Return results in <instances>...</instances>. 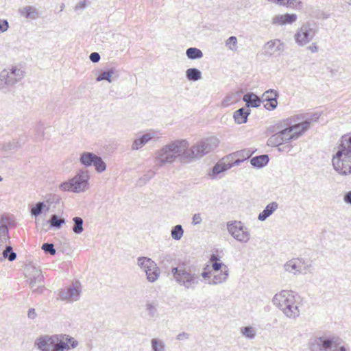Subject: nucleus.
<instances>
[{
	"label": "nucleus",
	"mask_w": 351,
	"mask_h": 351,
	"mask_svg": "<svg viewBox=\"0 0 351 351\" xmlns=\"http://www.w3.org/2000/svg\"><path fill=\"white\" fill-rule=\"evenodd\" d=\"M278 97V93L274 90L269 89L265 91L262 96V102H266L264 107L269 110H274L278 105L277 99Z\"/></svg>",
	"instance_id": "f3484780"
},
{
	"label": "nucleus",
	"mask_w": 351,
	"mask_h": 351,
	"mask_svg": "<svg viewBox=\"0 0 351 351\" xmlns=\"http://www.w3.org/2000/svg\"><path fill=\"white\" fill-rule=\"evenodd\" d=\"M288 0H274L271 3H276L280 5H288Z\"/></svg>",
	"instance_id": "0e129e2a"
},
{
	"label": "nucleus",
	"mask_w": 351,
	"mask_h": 351,
	"mask_svg": "<svg viewBox=\"0 0 351 351\" xmlns=\"http://www.w3.org/2000/svg\"><path fill=\"white\" fill-rule=\"evenodd\" d=\"M264 49L267 55L272 56L276 53H280L284 50V44L280 40L275 39L267 42Z\"/></svg>",
	"instance_id": "a211bd4d"
},
{
	"label": "nucleus",
	"mask_w": 351,
	"mask_h": 351,
	"mask_svg": "<svg viewBox=\"0 0 351 351\" xmlns=\"http://www.w3.org/2000/svg\"><path fill=\"white\" fill-rule=\"evenodd\" d=\"M186 55L188 58L191 60H197L203 57L202 51L195 47H190L187 49L186 51Z\"/></svg>",
	"instance_id": "473e14b6"
},
{
	"label": "nucleus",
	"mask_w": 351,
	"mask_h": 351,
	"mask_svg": "<svg viewBox=\"0 0 351 351\" xmlns=\"http://www.w3.org/2000/svg\"><path fill=\"white\" fill-rule=\"evenodd\" d=\"M250 113V110L248 108H241L234 112L233 117L237 123L242 124L247 122Z\"/></svg>",
	"instance_id": "393cba45"
},
{
	"label": "nucleus",
	"mask_w": 351,
	"mask_h": 351,
	"mask_svg": "<svg viewBox=\"0 0 351 351\" xmlns=\"http://www.w3.org/2000/svg\"><path fill=\"white\" fill-rule=\"evenodd\" d=\"M276 128L278 131L274 130L273 132H276V133L271 135L267 140V145L269 146L278 147L284 143L283 133L280 132V126L278 125Z\"/></svg>",
	"instance_id": "5701e85b"
},
{
	"label": "nucleus",
	"mask_w": 351,
	"mask_h": 351,
	"mask_svg": "<svg viewBox=\"0 0 351 351\" xmlns=\"http://www.w3.org/2000/svg\"><path fill=\"white\" fill-rule=\"evenodd\" d=\"M183 233L184 230L182 226L180 224L175 226L171 230V237L174 240H180L182 237Z\"/></svg>",
	"instance_id": "4c0bfd02"
},
{
	"label": "nucleus",
	"mask_w": 351,
	"mask_h": 351,
	"mask_svg": "<svg viewBox=\"0 0 351 351\" xmlns=\"http://www.w3.org/2000/svg\"><path fill=\"white\" fill-rule=\"evenodd\" d=\"M153 351H165V344L162 341L152 339L151 341Z\"/></svg>",
	"instance_id": "a19ab883"
},
{
	"label": "nucleus",
	"mask_w": 351,
	"mask_h": 351,
	"mask_svg": "<svg viewBox=\"0 0 351 351\" xmlns=\"http://www.w3.org/2000/svg\"><path fill=\"white\" fill-rule=\"evenodd\" d=\"M56 336V343L52 345V351H69L70 346L67 344V342H66L63 338L60 337V335Z\"/></svg>",
	"instance_id": "7c9ffc66"
},
{
	"label": "nucleus",
	"mask_w": 351,
	"mask_h": 351,
	"mask_svg": "<svg viewBox=\"0 0 351 351\" xmlns=\"http://www.w3.org/2000/svg\"><path fill=\"white\" fill-rule=\"evenodd\" d=\"M297 20L295 14H278L272 18V24L278 25H283L286 24H292Z\"/></svg>",
	"instance_id": "6ab92c4d"
},
{
	"label": "nucleus",
	"mask_w": 351,
	"mask_h": 351,
	"mask_svg": "<svg viewBox=\"0 0 351 351\" xmlns=\"http://www.w3.org/2000/svg\"><path fill=\"white\" fill-rule=\"evenodd\" d=\"M41 248L46 254L55 255L56 253V250L54 248V245L53 243H45L42 245Z\"/></svg>",
	"instance_id": "a18cd8bd"
},
{
	"label": "nucleus",
	"mask_w": 351,
	"mask_h": 351,
	"mask_svg": "<svg viewBox=\"0 0 351 351\" xmlns=\"http://www.w3.org/2000/svg\"><path fill=\"white\" fill-rule=\"evenodd\" d=\"M9 230L6 225H1L0 226V237H9Z\"/></svg>",
	"instance_id": "5fc2aeb1"
},
{
	"label": "nucleus",
	"mask_w": 351,
	"mask_h": 351,
	"mask_svg": "<svg viewBox=\"0 0 351 351\" xmlns=\"http://www.w3.org/2000/svg\"><path fill=\"white\" fill-rule=\"evenodd\" d=\"M114 73V69L110 68L107 71L101 72L96 78L97 82H100L102 80H106L109 83L112 82V76Z\"/></svg>",
	"instance_id": "f704fd0d"
},
{
	"label": "nucleus",
	"mask_w": 351,
	"mask_h": 351,
	"mask_svg": "<svg viewBox=\"0 0 351 351\" xmlns=\"http://www.w3.org/2000/svg\"><path fill=\"white\" fill-rule=\"evenodd\" d=\"M317 25L315 23L307 22L304 23L294 36L296 43L303 46L310 43L317 33Z\"/></svg>",
	"instance_id": "1a4fd4ad"
},
{
	"label": "nucleus",
	"mask_w": 351,
	"mask_h": 351,
	"mask_svg": "<svg viewBox=\"0 0 351 351\" xmlns=\"http://www.w3.org/2000/svg\"><path fill=\"white\" fill-rule=\"evenodd\" d=\"M234 101V96L233 95H228L226 96L223 101H222V105L224 107H228L231 104H232L233 102Z\"/></svg>",
	"instance_id": "8fccbe9b"
},
{
	"label": "nucleus",
	"mask_w": 351,
	"mask_h": 351,
	"mask_svg": "<svg viewBox=\"0 0 351 351\" xmlns=\"http://www.w3.org/2000/svg\"><path fill=\"white\" fill-rule=\"evenodd\" d=\"M237 45V38L236 36H232L226 41V46L230 50H236Z\"/></svg>",
	"instance_id": "c03bdc74"
},
{
	"label": "nucleus",
	"mask_w": 351,
	"mask_h": 351,
	"mask_svg": "<svg viewBox=\"0 0 351 351\" xmlns=\"http://www.w3.org/2000/svg\"><path fill=\"white\" fill-rule=\"evenodd\" d=\"M56 336L42 335L38 337L34 345L40 351H52V345L56 343Z\"/></svg>",
	"instance_id": "dca6fc26"
},
{
	"label": "nucleus",
	"mask_w": 351,
	"mask_h": 351,
	"mask_svg": "<svg viewBox=\"0 0 351 351\" xmlns=\"http://www.w3.org/2000/svg\"><path fill=\"white\" fill-rule=\"evenodd\" d=\"M138 265L143 269L146 274L147 279L150 282L156 281L160 276L159 268L156 263L147 257L138 258Z\"/></svg>",
	"instance_id": "ddd939ff"
},
{
	"label": "nucleus",
	"mask_w": 351,
	"mask_h": 351,
	"mask_svg": "<svg viewBox=\"0 0 351 351\" xmlns=\"http://www.w3.org/2000/svg\"><path fill=\"white\" fill-rule=\"evenodd\" d=\"M172 259L171 255L167 253H162L159 256V263L164 266L169 263Z\"/></svg>",
	"instance_id": "49530a36"
},
{
	"label": "nucleus",
	"mask_w": 351,
	"mask_h": 351,
	"mask_svg": "<svg viewBox=\"0 0 351 351\" xmlns=\"http://www.w3.org/2000/svg\"><path fill=\"white\" fill-rule=\"evenodd\" d=\"M171 274L174 280L186 289L194 290L200 282L199 273L184 265L171 268Z\"/></svg>",
	"instance_id": "20e7f679"
},
{
	"label": "nucleus",
	"mask_w": 351,
	"mask_h": 351,
	"mask_svg": "<svg viewBox=\"0 0 351 351\" xmlns=\"http://www.w3.org/2000/svg\"><path fill=\"white\" fill-rule=\"evenodd\" d=\"M192 219H193V223L194 225L199 224V223H201V222L202 221L201 215L199 213H196V214L193 215Z\"/></svg>",
	"instance_id": "13d9d810"
},
{
	"label": "nucleus",
	"mask_w": 351,
	"mask_h": 351,
	"mask_svg": "<svg viewBox=\"0 0 351 351\" xmlns=\"http://www.w3.org/2000/svg\"><path fill=\"white\" fill-rule=\"evenodd\" d=\"M36 316H37V314L35 311V309L33 308H29L27 312L28 318L34 319L36 317Z\"/></svg>",
	"instance_id": "680f3d73"
},
{
	"label": "nucleus",
	"mask_w": 351,
	"mask_h": 351,
	"mask_svg": "<svg viewBox=\"0 0 351 351\" xmlns=\"http://www.w3.org/2000/svg\"><path fill=\"white\" fill-rule=\"evenodd\" d=\"M24 77V73L17 66L3 69L0 73V89L11 86L20 82Z\"/></svg>",
	"instance_id": "9d476101"
},
{
	"label": "nucleus",
	"mask_w": 351,
	"mask_h": 351,
	"mask_svg": "<svg viewBox=\"0 0 351 351\" xmlns=\"http://www.w3.org/2000/svg\"><path fill=\"white\" fill-rule=\"evenodd\" d=\"M227 165L231 166V168L234 166L239 165L244 160H241V158L236 157L234 159H229Z\"/></svg>",
	"instance_id": "603ef678"
},
{
	"label": "nucleus",
	"mask_w": 351,
	"mask_h": 351,
	"mask_svg": "<svg viewBox=\"0 0 351 351\" xmlns=\"http://www.w3.org/2000/svg\"><path fill=\"white\" fill-rule=\"evenodd\" d=\"M186 77L189 81L196 82L202 78V73L196 68H190L186 71Z\"/></svg>",
	"instance_id": "2f4dec72"
},
{
	"label": "nucleus",
	"mask_w": 351,
	"mask_h": 351,
	"mask_svg": "<svg viewBox=\"0 0 351 351\" xmlns=\"http://www.w3.org/2000/svg\"><path fill=\"white\" fill-rule=\"evenodd\" d=\"M2 256L4 259H8L9 261H13L16 258V254L13 252L12 247L10 245L5 246L2 252Z\"/></svg>",
	"instance_id": "c9c22d12"
},
{
	"label": "nucleus",
	"mask_w": 351,
	"mask_h": 351,
	"mask_svg": "<svg viewBox=\"0 0 351 351\" xmlns=\"http://www.w3.org/2000/svg\"><path fill=\"white\" fill-rule=\"evenodd\" d=\"M26 277L28 278L29 285L34 291H40L44 288V277L41 270L34 265H28L26 267Z\"/></svg>",
	"instance_id": "4468645a"
},
{
	"label": "nucleus",
	"mask_w": 351,
	"mask_h": 351,
	"mask_svg": "<svg viewBox=\"0 0 351 351\" xmlns=\"http://www.w3.org/2000/svg\"><path fill=\"white\" fill-rule=\"evenodd\" d=\"M199 275L200 277L202 276L205 280L210 278V273L208 271H203L202 274H199Z\"/></svg>",
	"instance_id": "774afa93"
},
{
	"label": "nucleus",
	"mask_w": 351,
	"mask_h": 351,
	"mask_svg": "<svg viewBox=\"0 0 351 351\" xmlns=\"http://www.w3.org/2000/svg\"><path fill=\"white\" fill-rule=\"evenodd\" d=\"M219 139L215 136H210L197 141L191 147H187L184 158H187L189 163L202 158L204 156L216 149L219 145Z\"/></svg>",
	"instance_id": "39448f33"
},
{
	"label": "nucleus",
	"mask_w": 351,
	"mask_h": 351,
	"mask_svg": "<svg viewBox=\"0 0 351 351\" xmlns=\"http://www.w3.org/2000/svg\"><path fill=\"white\" fill-rule=\"evenodd\" d=\"M278 204L276 202H273L264 208V210L259 213L258 219L261 221H265L270 215H271L278 208Z\"/></svg>",
	"instance_id": "b1692460"
},
{
	"label": "nucleus",
	"mask_w": 351,
	"mask_h": 351,
	"mask_svg": "<svg viewBox=\"0 0 351 351\" xmlns=\"http://www.w3.org/2000/svg\"><path fill=\"white\" fill-rule=\"evenodd\" d=\"M189 147V142L184 139L176 140L165 145L161 149L156 152V161L162 167L166 164L173 163L177 158L183 163H189L184 155Z\"/></svg>",
	"instance_id": "f257e3e1"
},
{
	"label": "nucleus",
	"mask_w": 351,
	"mask_h": 351,
	"mask_svg": "<svg viewBox=\"0 0 351 351\" xmlns=\"http://www.w3.org/2000/svg\"><path fill=\"white\" fill-rule=\"evenodd\" d=\"M21 145L19 141H16L15 139L12 140V141L7 142L3 144V149L5 151H10L14 149H19L21 148Z\"/></svg>",
	"instance_id": "ea45409f"
},
{
	"label": "nucleus",
	"mask_w": 351,
	"mask_h": 351,
	"mask_svg": "<svg viewBox=\"0 0 351 351\" xmlns=\"http://www.w3.org/2000/svg\"><path fill=\"white\" fill-rule=\"evenodd\" d=\"M343 201L346 204L351 206V191H349L344 194Z\"/></svg>",
	"instance_id": "bf43d9fd"
},
{
	"label": "nucleus",
	"mask_w": 351,
	"mask_h": 351,
	"mask_svg": "<svg viewBox=\"0 0 351 351\" xmlns=\"http://www.w3.org/2000/svg\"><path fill=\"white\" fill-rule=\"evenodd\" d=\"M146 310L148 312V315L149 316V317L153 318L156 316L157 310H156V306L153 304H152V303L147 304H146Z\"/></svg>",
	"instance_id": "09e8293b"
},
{
	"label": "nucleus",
	"mask_w": 351,
	"mask_h": 351,
	"mask_svg": "<svg viewBox=\"0 0 351 351\" xmlns=\"http://www.w3.org/2000/svg\"><path fill=\"white\" fill-rule=\"evenodd\" d=\"M219 260V258L218 255H217V254H212L210 258V261L212 263L217 262Z\"/></svg>",
	"instance_id": "338daca9"
},
{
	"label": "nucleus",
	"mask_w": 351,
	"mask_h": 351,
	"mask_svg": "<svg viewBox=\"0 0 351 351\" xmlns=\"http://www.w3.org/2000/svg\"><path fill=\"white\" fill-rule=\"evenodd\" d=\"M100 55L97 52H93L89 56L90 60L93 63H97L100 60Z\"/></svg>",
	"instance_id": "864d4df0"
},
{
	"label": "nucleus",
	"mask_w": 351,
	"mask_h": 351,
	"mask_svg": "<svg viewBox=\"0 0 351 351\" xmlns=\"http://www.w3.org/2000/svg\"><path fill=\"white\" fill-rule=\"evenodd\" d=\"M284 267H285V269L287 271H289V272H293L294 274H295V271H298V270L297 269H298V265H296V263H295L294 261H288L284 265Z\"/></svg>",
	"instance_id": "de8ad7c7"
},
{
	"label": "nucleus",
	"mask_w": 351,
	"mask_h": 351,
	"mask_svg": "<svg viewBox=\"0 0 351 351\" xmlns=\"http://www.w3.org/2000/svg\"><path fill=\"white\" fill-rule=\"evenodd\" d=\"M312 351H349L348 348L341 345L335 337H322L315 340Z\"/></svg>",
	"instance_id": "0eeeda50"
},
{
	"label": "nucleus",
	"mask_w": 351,
	"mask_h": 351,
	"mask_svg": "<svg viewBox=\"0 0 351 351\" xmlns=\"http://www.w3.org/2000/svg\"><path fill=\"white\" fill-rule=\"evenodd\" d=\"M189 335L186 333V332H183L180 333L179 335H178L177 339L178 340H182L184 339H189Z\"/></svg>",
	"instance_id": "e2e57ef3"
},
{
	"label": "nucleus",
	"mask_w": 351,
	"mask_h": 351,
	"mask_svg": "<svg viewBox=\"0 0 351 351\" xmlns=\"http://www.w3.org/2000/svg\"><path fill=\"white\" fill-rule=\"evenodd\" d=\"M269 158L268 155L263 154L251 158L250 163L255 168H262L266 166L269 162Z\"/></svg>",
	"instance_id": "c85d7f7f"
},
{
	"label": "nucleus",
	"mask_w": 351,
	"mask_h": 351,
	"mask_svg": "<svg viewBox=\"0 0 351 351\" xmlns=\"http://www.w3.org/2000/svg\"><path fill=\"white\" fill-rule=\"evenodd\" d=\"M60 337H62L64 339L67 344L69 343L70 349H74L77 347L79 343L77 340H75L73 337L68 335H60Z\"/></svg>",
	"instance_id": "79ce46f5"
},
{
	"label": "nucleus",
	"mask_w": 351,
	"mask_h": 351,
	"mask_svg": "<svg viewBox=\"0 0 351 351\" xmlns=\"http://www.w3.org/2000/svg\"><path fill=\"white\" fill-rule=\"evenodd\" d=\"M86 0H84V1H80L79 3H77L76 4V5L75 6V10H83L86 8Z\"/></svg>",
	"instance_id": "052dcab7"
},
{
	"label": "nucleus",
	"mask_w": 351,
	"mask_h": 351,
	"mask_svg": "<svg viewBox=\"0 0 351 351\" xmlns=\"http://www.w3.org/2000/svg\"><path fill=\"white\" fill-rule=\"evenodd\" d=\"M299 299L292 291L282 290L274 296L272 302L287 317L295 319L300 315Z\"/></svg>",
	"instance_id": "7ed1b4c3"
},
{
	"label": "nucleus",
	"mask_w": 351,
	"mask_h": 351,
	"mask_svg": "<svg viewBox=\"0 0 351 351\" xmlns=\"http://www.w3.org/2000/svg\"><path fill=\"white\" fill-rule=\"evenodd\" d=\"M254 152V151H251L248 149H244L229 154L226 158H223V160L234 159V158L238 157L241 158V160L245 161L248 159Z\"/></svg>",
	"instance_id": "cd10ccee"
},
{
	"label": "nucleus",
	"mask_w": 351,
	"mask_h": 351,
	"mask_svg": "<svg viewBox=\"0 0 351 351\" xmlns=\"http://www.w3.org/2000/svg\"><path fill=\"white\" fill-rule=\"evenodd\" d=\"M154 137L152 133H146L139 138H136L132 145L131 149L132 150H138L142 148L146 143Z\"/></svg>",
	"instance_id": "4be33fe9"
},
{
	"label": "nucleus",
	"mask_w": 351,
	"mask_h": 351,
	"mask_svg": "<svg viewBox=\"0 0 351 351\" xmlns=\"http://www.w3.org/2000/svg\"><path fill=\"white\" fill-rule=\"evenodd\" d=\"M9 23L7 20L0 19V33H3L8 30Z\"/></svg>",
	"instance_id": "3c124183"
},
{
	"label": "nucleus",
	"mask_w": 351,
	"mask_h": 351,
	"mask_svg": "<svg viewBox=\"0 0 351 351\" xmlns=\"http://www.w3.org/2000/svg\"><path fill=\"white\" fill-rule=\"evenodd\" d=\"M241 333L249 339H254L256 336L255 330L252 326H245L242 328Z\"/></svg>",
	"instance_id": "37998d69"
},
{
	"label": "nucleus",
	"mask_w": 351,
	"mask_h": 351,
	"mask_svg": "<svg viewBox=\"0 0 351 351\" xmlns=\"http://www.w3.org/2000/svg\"><path fill=\"white\" fill-rule=\"evenodd\" d=\"M223 160V158L222 159V160H220L219 162L216 163L208 173V176L210 177L211 179L216 178L217 176L231 168V166L227 165V163H226Z\"/></svg>",
	"instance_id": "aec40b11"
},
{
	"label": "nucleus",
	"mask_w": 351,
	"mask_h": 351,
	"mask_svg": "<svg viewBox=\"0 0 351 351\" xmlns=\"http://www.w3.org/2000/svg\"><path fill=\"white\" fill-rule=\"evenodd\" d=\"M21 16L28 19H36L39 16L38 10L34 6H25L19 10Z\"/></svg>",
	"instance_id": "a878e982"
},
{
	"label": "nucleus",
	"mask_w": 351,
	"mask_h": 351,
	"mask_svg": "<svg viewBox=\"0 0 351 351\" xmlns=\"http://www.w3.org/2000/svg\"><path fill=\"white\" fill-rule=\"evenodd\" d=\"M243 100L245 102L247 108H257L262 103L261 99L253 93H247L243 95Z\"/></svg>",
	"instance_id": "412c9836"
},
{
	"label": "nucleus",
	"mask_w": 351,
	"mask_h": 351,
	"mask_svg": "<svg viewBox=\"0 0 351 351\" xmlns=\"http://www.w3.org/2000/svg\"><path fill=\"white\" fill-rule=\"evenodd\" d=\"M156 173L153 170L147 171L143 176H141L137 181V184L139 186L145 185L154 176Z\"/></svg>",
	"instance_id": "e433bc0d"
},
{
	"label": "nucleus",
	"mask_w": 351,
	"mask_h": 351,
	"mask_svg": "<svg viewBox=\"0 0 351 351\" xmlns=\"http://www.w3.org/2000/svg\"><path fill=\"white\" fill-rule=\"evenodd\" d=\"M89 174L87 171L80 170L71 179L59 185L61 191L79 193L85 191L88 186Z\"/></svg>",
	"instance_id": "423d86ee"
},
{
	"label": "nucleus",
	"mask_w": 351,
	"mask_h": 351,
	"mask_svg": "<svg viewBox=\"0 0 351 351\" xmlns=\"http://www.w3.org/2000/svg\"><path fill=\"white\" fill-rule=\"evenodd\" d=\"M229 234L237 241L246 243L250 239V231L241 221H230L227 223Z\"/></svg>",
	"instance_id": "6e6552de"
},
{
	"label": "nucleus",
	"mask_w": 351,
	"mask_h": 351,
	"mask_svg": "<svg viewBox=\"0 0 351 351\" xmlns=\"http://www.w3.org/2000/svg\"><path fill=\"white\" fill-rule=\"evenodd\" d=\"M9 239H10V237H0V248H2L4 243H5Z\"/></svg>",
	"instance_id": "69168bd1"
},
{
	"label": "nucleus",
	"mask_w": 351,
	"mask_h": 351,
	"mask_svg": "<svg viewBox=\"0 0 351 351\" xmlns=\"http://www.w3.org/2000/svg\"><path fill=\"white\" fill-rule=\"evenodd\" d=\"M226 266V265L223 264L222 263L215 262L212 264V267L214 271H218L219 270L221 271V269H223V267Z\"/></svg>",
	"instance_id": "6e6d98bb"
},
{
	"label": "nucleus",
	"mask_w": 351,
	"mask_h": 351,
	"mask_svg": "<svg viewBox=\"0 0 351 351\" xmlns=\"http://www.w3.org/2000/svg\"><path fill=\"white\" fill-rule=\"evenodd\" d=\"M73 226L72 228V230L74 233L77 234H81L83 230V219L80 217H75L73 218Z\"/></svg>",
	"instance_id": "72a5a7b5"
},
{
	"label": "nucleus",
	"mask_w": 351,
	"mask_h": 351,
	"mask_svg": "<svg viewBox=\"0 0 351 351\" xmlns=\"http://www.w3.org/2000/svg\"><path fill=\"white\" fill-rule=\"evenodd\" d=\"M45 206H46L43 202H39L36 203L35 206L31 208V215L36 217L39 216L43 213Z\"/></svg>",
	"instance_id": "58836bf2"
},
{
	"label": "nucleus",
	"mask_w": 351,
	"mask_h": 351,
	"mask_svg": "<svg viewBox=\"0 0 351 351\" xmlns=\"http://www.w3.org/2000/svg\"><path fill=\"white\" fill-rule=\"evenodd\" d=\"M80 162L85 167L93 165L98 173L104 171L106 165L102 158L93 152H84L80 154Z\"/></svg>",
	"instance_id": "f8f14e48"
},
{
	"label": "nucleus",
	"mask_w": 351,
	"mask_h": 351,
	"mask_svg": "<svg viewBox=\"0 0 351 351\" xmlns=\"http://www.w3.org/2000/svg\"><path fill=\"white\" fill-rule=\"evenodd\" d=\"M311 123V120L306 119L300 123L284 129L280 128V132L283 133L284 143L296 140L300 137L309 128Z\"/></svg>",
	"instance_id": "9b49d317"
},
{
	"label": "nucleus",
	"mask_w": 351,
	"mask_h": 351,
	"mask_svg": "<svg viewBox=\"0 0 351 351\" xmlns=\"http://www.w3.org/2000/svg\"><path fill=\"white\" fill-rule=\"evenodd\" d=\"M223 269L219 274L214 275L211 280H209L207 283L210 285H216L217 284L226 282L228 277V269L227 266L223 267Z\"/></svg>",
	"instance_id": "bb28decb"
},
{
	"label": "nucleus",
	"mask_w": 351,
	"mask_h": 351,
	"mask_svg": "<svg viewBox=\"0 0 351 351\" xmlns=\"http://www.w3.org/2000/svg\"><path fill=\"white\" fill-rule=\"evenodd\" d=\"M287 7L297 8L298 5L301 7L302 2L300 0H288Z\"/></svg>",
	"instance_id": "4d7b16f0"
},
{
	"label": "nucleus",
	"mask_w": 351,
	"mask_h": 351,
	"mask_svg": "<svg viewBox=\"0 0 351 351\" xmlns=\"http://www.w3.org/2000/svg\"><path fill=\"white\" fill-rule=\"evenodd\" d=\"M81 294L80 284L78 282H73L69 287L60 292V298L62 300L70 302L77 301Z\"/></svg>",
	"instance_id": "2eb2a0df"
},
{
	"label": "nucleus",
	"mask_w": 351,
	"mask_h": 351,
	"mask_svg": "<svg viewBox=\"0 0 351 351\" xmlns=\"http://www.w3.org/2000/svg\"><path fill=\"white\" fill-rule=\"evenodd\" d=\"M47 223L49 224L51 228L58 230L66 223V220L64 218L60 217L57 215L53 214L50 216Z\"/></svg>",
	"instance_id": "c756f323"
},
{
	"label": "nucleus",
	"mask_w": 351,
	"mask_h": 351,
	"mask_svg": "<svg viewBox=\"0 0 351 351\" xmlns=\"http://www.w3.org/2000/svg\"><path fill=\"white\" fill-rule=\"evenodd\" d=\"M334 169L341 176L351 174V133L344 134L340 139L337 151L332 159Z\"/></svg>",
	"instance_id": "f03ea898"
}]
</instances>
